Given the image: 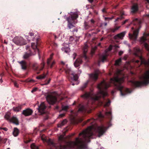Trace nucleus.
<instances>
[{"instance_id":"obj_1","label":"nucleus","mask_w":149,"mask_h":149,"mask_svg":"<svg viewBox=\"0 0 149 149\" xmlns=\"http://www.w3.org/2000/svg\"><path fill=\"white\" fill-rule=\"evenodd\" d=\"M124 82V77L122 73V71L118 70L116 72V75L110 79V82L107 83L105 81L103 80L97 85L99 92L96 94H93L92 93H86L81 95V97L85 99H89L91 100H97L102 96H106L107 92L105 90L110 86V83H113L116 88L120 92L122 95H125L126 93H131L130 90L127 88H124L121 85Z\"/></svg>"},{"instance_id":"obj_2","label":"nucleus","mask_w":149,"mask_h":149,"mask_svg":"<svg viewBox=\"0 0 149 149\" xmlns=\"http://www.w3.org/2000/svg\"><path fill=\"white\" fill-rule=\"evenodd\" d=\"M89 122H91V125L79 134V136H82L83 138H77L75 141L68 143L67 145L68 146L67 147L77 149H85L86 148V146L84 144V142H90V139L92 138L91 137L93 134V131H97L98 132V136L99 137L102 135L105 132V128L103 126L97 127L95 124V120L93 119L88 120L85 124Z\"/></svg>"},{"instance_id":"obj_3","label":"nucleus","mask_w":149,"mask_h":149,"mask_svg":"<svg viewBox=\"0 0 149 149\" xmlns=\"http://www.w3.org/2000/svg\"><path fill=\"white\" fill-rule=\"evenodd\" d=\"M142 81H131L132 85L136 87H139L143 85L147 84L149 82V69L140 78Z\"/></svg>"},{"instance_id":"obj_4","label":"nucleus","mask_w":149,"mask_h":149,"mask_svg":"<svg viewBox=\"0 0 149 149\" xmlns=\"http://www.w3.org/2000/svg\"><path fill=\"white\" fill-rule=\"evenodd\" d=\"M65 72L67 74H69L70 77L72 81H74V83H72V85H74L75 84H77L78 83L77 81L78 77L77 74H74V73L70 68L67 69L65 70Z\"/></svg>"},{"instance_id":"obj_5","label":"nucleus","mask_w":149,"mask_h":149,"mask_svg":"<svg viewBox=\"0 0 149 149\" xmlns=\"http://www.w3.org/2000/svg\"><path fill=\"white\" fill-rule=\"evenodd\" d=\"M10 112L7 113L4 116L5 118L10 123L17 125H19V121L17 118L15 116L10 118Z\"/></svg>"},{"instance_id":"obj_6","label":"nucleus","mask_w":149,"mask_h":149,"mask_svg":"<svg viewBox=\"0 0 149 149\" xmlns=\"http://www.w3.org/2000/svg\"><path fill=\"white\" fill-rule=\"evenodd\" d=\"M13 42L17 45H22L26 44L25 40L20 37H16L13 40Z\"/></svg>"},{"instance_id":"obj_7","label":"nucleus","mask_w":149,"mask_h":149,"mask_svg":"<svg viewBox=\"0 0 149 149\" xmlns=\"http://www.w3.org/2000/svg\"><path fill=\"white\" fill-rule=\"evenodd\" d=\"M46 99L49 104H54L56 100V98L53 93L48 95L46 97Z\"/></svg>"},{"instance_id":"obj_8","label":"nucleus","mask_w":149,"mask_h":149,"mask_svg":"<svg viewBox=\"0 0 149 149\" xmlns=\"http://www.w3.org/2000/svg\"><path fill=\"white\" fill-rule=\"evenodd\" d=\"M46 106L44 102H42L38 106V109L39 112L40 114H43L45 113Z\"/></svg>"},{"instance_id":"obj_9","label":"nucleus","mask_w":149,"mask_h":149,"mask_svg":"<svg viewBox=\"0 0 149 149\" xmlns=\"http://www.w3.org/2000/svg\"><path fill=\"white\" fill-rule=\"evenodd\" d=\"M78 17V15L77 13H72L71 16L67 18V20L68 22H71L75 19H76Z\"/></svg>"},{"instance_id":"obj_10","label":"nucleus","mask_w":149,"mask_h":149,"mask_svg":"<svg viewBox=\"0 0 149 149\" xmlns=\"http://www.w3.org/2000/svg\"><path fill=\"white\" fill-rule=\"evenodd\" d=\"M113 47V46L111 45H110L107 50L105 51V54H104L103 55L100 57V59L102 62H104L106 60L107 57L109 55L107 51H111Z\"/></svg>"},{"instance_id":"obj_11","label":"nucleus","mask_w":149,"mask_h":149,"mask_svg":"<svg viewBox=\"0 0 149 149\" xmlns=\"http://www.w3.org/2000/svg\"><path fill=\"white\" fill-rule=\"evenodd\" d=\"M138 29H136L133 31V34L129 33V36L130 38L131 39L135 40L137 38V36L138 33Z\"/></svg>"},{"instance_id":"obj_12","label":"nucleus","mask_w":149,"mask_h":149,"mask_svg":"<svg viewBox=\"0 0 149 149\" xmlns=\"http://www.w3.org/2000/svg\"><path fill=\"white\" fill-rule=\"evenodd\" d=\"M100 73V71L99 70L96 71L95 73L90 74L89 75L90 78L93 80H96L97 78L98 75Z\"/></svg>"},{"instance_id":"obj_13","label":"nucleus","mask_w":149,"mask_h":149,"mask_svg":"<svg viewBox=\"0 0 149 149\" xmlns=\"http://www.w3.org/2000/svg\"><path fill=\"white\" fill-rule=\"evenodd\" d=\"M33 113V111L31 109H27L24 110L22 114L25 116H28L31 115Z\"/></svg>"},{"instance_id":"obj_14","label":"nucleus","mask_w":149,"mask_h":149,"mask_svg":"<svg viewBox=\"0 0 149 149\" xmlns=\"http://www.w3.org/2000/svg\"><path fill=\"white\" fill-rule=\"evenodd\" d=\"M38 40H36V43H32L31 46L32 48L34 50L35 52V54L36 53L39 54V51L38 49L37 48V41Z\"/></svg>"},{"instance_id":"obj_15","label":"nucleus","mask_w":149,"mask_h":149,"mask_svg":"<svg viewBox=\"0 0 149 149\" xmlns=\"http://www.w3.org/2000/svg\"><path fill=\"white\" fill-rule=\"evenodd\" d=\"M125 34V32H123L118 34L114 37L115 39L120 38L122 39Z\"/></svg>"},{"instance_id":"obj_16","label":"nucleus","mask_w":149,"mask_h":149,"mask_svg":"<svg viewBox=\"0 0 149 149\" xmlns=\"http://www.w3.org/2000/svg\"><path fill=\"white\" fill-rule=\"evenodd\" d=\"M29 35L31 37H33V38L35 39L36 40H38L39 38H38V33L36 32L33 33L32 32H30Z\"/></svg>"},{"instance_id":"obj_17","label":"nucleus","mask_w":149,"mask_h":149,"mask_svg":"<svg viewBox=\"0 0 149 149\" xmlns=\"http://www.w3.org/2000/svg\"><path fill=\"white\" fill-rule=\"evenodd\" d=\"M82 62V60L81 58H78L76 60L74 63V65L75 67H77Z\"/></svg>"},{"instance_id":"obj_18","label":"nucleus","mask_w":149,"mask_h":149,"mask_svg":"<svg viewBox=\"0 0 149 149\" xmlns=\"http://www.w3.org/2000/svg\"><path fill=\"white\" fill-rule=\"evenodd\" d=\"M138 6L137 4H135L133 5L131 8V12L132 13H134L138 10Z\"/></svg>"},{"instance_id":"obj_19","label":"nucleus","mask_w":149,"mask_h":149,"mask_svg":"<svg viewBox=\"0 0 149 149\" xmlns=\"http://www.w3.org/2000/svg\"><path fill=\"white\" fill-rule=\"evenodd\" d=\"M140 58L141 60V63H143L146 65H149V59L146 61L141 56H140Z\"/></svg>"},{"instance_id":"obj_20","label":"nucleus","mask_w":149,"mask_h":149,"mask_svg":"<svg viewBox=\"0 0 149 149\" xmlns=\"http://www.w3.org/2000/svg\"><path fill=\"white\" fill-rule=\"evenodd\" d=\"M19 63L20 64L22 67V68L24 70H25L26 68V63L25 61H22L19 62Z\"/></svg>"},{"instance_id":"obj_21","label":"nucleus","mask_w":149,"mask_h":149,"mask_svg":"<svg viewBox=\"0 0 149 149\" xmlns=\"http://www.w3.org/2000/svg\"><path fill=\"white\" fill-rule=\"evenodd\" d=\"M134 54L136 56H138L141 53V51L138 48H135L134 49Z\"/></svg>"},{"instance_id":"obj_22","label":"nucleus","mask_w":149,"mask_h":149,"mask_svg":"<svg viewBox=\"0 0 149 149\" xmlns=\"http://www.w3.org/2000/svg\"><path fill=\"white\" fill-rule=\"evenodd\" d=\"M19 133V130L16 128H15L14 129V130L13 132V134L14 136H17Z\"/></svg>"},{"instance_id":"obj_23","label":"nucleus","mask_w":149,"mask_h":149,"mask_svg":"<svg viewBox=\"0 0 149 149\" xmlns=\"http://www.w3.org/2000/svg\"><path fill=\"white\" fill-rule=\"evenodd\" d=\"M88 51V49L83 48V53L84 55L82 56V58H84L86 61L87 57L86 56V54Z\"/></svg>"},{"instance_id":"obj_24","label":"nucleus","mask_w":149,"mask_h":149,"mask_svg":"<svg viewBox=\"0 0 149 149\" xmlns=\"http://www.w3.org/2000/svg\"><path fill=\"white\" fill-rule=\"evenodd\" d=\"M21 106L19 105L17 107H13V109L15 111L18 112L19 111L21 110Z\"/></svg>"},{"instance_id":"obj_25","label":"nucleus","mask_w":149,"mask_h":149,"mask_svg":"<svg viewBox=\"0 0 149 149\" xmlns=\"http://www.w3.org/2000/svg\"><path fill=\"white\" fill-rule=\"evenodd\" d=\"M67 121L66 119L63 120L60 124L58 125V127H61V126L64 125L67 123Z\"/></svg>"},{"instance_id":"obj_26","label":"nucleus","mask_w":149,"mask_h":149,"mask_svg":"<svg viewBox=\"0 0 149 149\" xmlns=\"http://www.w3.org/2000/svg\"><path fill=\"white\" fill-rule=\"evenodd\" d=\"M62 49L63 51L66 53H68L70 51V49L68 47H63L62 48Z\"/></svg>"},{"instance_id":"obj_27","label":"nucleus","mask_w":149,"mask_h":149,"mask_svg":"<svg viewBox=\"0 0 149 149\" xmlns=\"http://www.w3.org/2000/svg\"><path fill=\"white\" fill-rule=\"evenodd\" d=\"M53 54H52L51 55L50 57L48 59L47 62V63L48 65H49L51 62V60L53 58Z\"/></svg>"},{"instance_id":"obj_28","label":"nucleus","mask_w":149,"mask_h":149,"mask_svg":"<svg viewBox=\"0 0 149 149\" xmlns=\"http://www.w3.org/2000/svg\"><path fill=\"white\" fill-rule=\"evenodd\" d=\"M33 68L34 70H36L38 69V66L37 63H35L33 65Z\"/></svg>"},{"instance_id":"obj_29","label":"nucleus","mask_w":149,"mask_h":149,"mask_svg":"<svg viewBox=\"0 0 149 149\" xmlns=\"http://www.w3.org/2000/svg\"><path fill=\"white\" fill-rule=\"evenodd\" d=\"M120 17H118L115 20V22H116V21H117L118 19H121L122 18H123V15H124V13L123 11H121L120 13Z\"/></svg>"},{"instance_id":"obj_30","label":"nucleus","mask_w":149,"mask_h":149,"mask_svg":"<svg viewBox=\"0 0 149 149\" xmlns=\"http://www.w3.org/2000/svg\"><path fill=\"white\" fill-rule=\"evenodd\" d=\"M45 75L43 74L42 75L36 77V79H42L44 78L45 77Z\"/></svg>"},{"instance_id":"obj_31","label":"nucleus","mask_w":149,"mask_h":149,"mask_svg":"<svg viewBox=\"0 0 149 149\" xmlns=\"http://www.w3.org/2000/svg\"><path fill=\"white\" fill-rule=\"evenodd\" d=\"M121 58H119L116 60L115 61V65H119L121 62Z\"/></svg>"},{"instance_id":"obj_32","label":"nucleus","mask_w":149,"mask_h":149,"mask_svg":"<svg viewBox=\"0 0 149 149\" xmlns=\"http://www.w3.org/2000/svg\"><path fill=\"white\" fill-rule=\"evenodd\" d=\"M31 147L32 149H38V147L34 143L32 144Z\"/></svg>"},{"instance_id":"obj_33","label":"nucleus","mask_w":149,"mask_h":149,"mask_svg":"<svg viewBox=\"0 0 149 149\" xmlns=\"http://www.w3.org/2000/svg\"><path fill=\"white\" fill-rule=\"evenodd\" d=\"M96 49H97L96 46H95V47H93L92 48L91 50V54L92 55L94 53Z\"/></svg>"},{"instance_id":"obj_34","label":"nucleus","mask_w":149,"mask_h":149,"mask_svg":"<svg viewBox=\"0 0 149 149\" xmlns=\"http://www.w3.org/2000/svg\"><path fill=\"white\" fill-rule=\"evenodd\" d=\"M30 56V54L27 53H26L23 56V58L24 59H26L28 58Z\"/></svg>"},{"instance_id":"obj_35","label":"nucleus","mask_w":149,"mask_h":149,"mask_svg":"<svg viewBox=\"0 0 149 149\" xmlns=\"http://www.w3.org/2000/svg\"><path fill=\"white\" fill-rule=\"evenodd\" d=\"M68 26L70 29L74 27V26L72 24L71 22H68Z\"/></svg>"},{"instance_id":"obj_36","label":"nucleus","mask_w":149,"mask_h":149,"mask_svg":"<svg viewBox=\"0 0 149 149\" xmlns=\"http://www.w3.org/2000/svg\"><path fill=\"white\" fill-rule=\"evenodd\" d=\"M64 139V135H61L58 137V140L60 141H62Z\"/></svg>"},{"instance_id":"obj_37","label":"nucleus","mask_w":149,"mask_h":149,"mask_svg":"<svg viewBox=\"0 0 149 149\" xmlns=\"http://www.w3.org/2000/svg\"><path fill=\"white\" fill-rule=\"evenodd\" d=\"M120 27V26L116 27L115 28L112 29L111 31L113 32H115Z\"/></svg>"},{"instance_id":"obj_38","label":"nucleus","mask_w":149,"mask_h":149,"mask_svg":"<svg viewBox=\"0 0 149 149\" xmlns=\"http://www.w3.org/2000/svg\"><path fill=\"white\" fill-rule=\"evenodd\" d=\"M68 108V106H63L62 107V110L66 111Z\"/></svg>"},{"instance_id":"obj_39","label":"nucleus","mask_w":149,"mask_h":149,"mask_svg":"<svg viewBox=\"0 0 149 149\" xmlns=\"http://www.w3.org/2000/svg\"><path fill=\"white\" fill-rule=\"evenodd\" d=\"M48 143L49 145H53L54 144L53 141L51 139H49Z\"/></svg>"},{"instance_id":"obj_40","label":"nucleus","mask_w":149,"mask_h":149,"mask_svg":"<svg viewBox=\"0 0 149 149\" xmlns=\"http://www.w3.org/2000/svg\"><path fill=\"white\" fill-rule=\"evenodd\" d=\"M45 63L44 62H42L41 64V67L39 69L40 70H42L44 68V66Z\"/></svg>"},{"instance_id":"obj_41","label":"nucleus","mask_w":149,"mask_h":149,"mask_svg":"<svg viewBox=\"0 0 149 149\" xmlns=\"http://www.w3.org/2000/svg\"><path fill=\"white\" fill-rule=\"evenodd\" d=\"M84 109V107L83 106H81L80 107L78 111H82Z\"/></svg>"},{"instance_id":"obj_42","label":"nucleus","mask_w":149,"mask_h":149,"mask_svg":"<svg viewBox=\"0 0 149 149\" xmlns=\"http://www.w3.org/2000/svg\"><path fill=\"white\" fill-rule=\"evenodd\" d=\"M41 139L43 142H45L46 141V139L45 138V136L44 135H42L41 136Z\"/></svg>"},{"instance_id":"obj_43","label":"nucleus","mask_w":149,"mask_h":149,"mask_svg":"<svg viewBox=\"0 0 149 149\" xmlns=\"http://www.w3.org/2000/svg\"><path fill=\"white\" fill-rule=\"evenodd\" d=\"M113 18V17H105V19L107 21H109L111 20Z\"/></svg>"},{"instance_id":"obj_44","label":"nucleus","mask_w":149,"mask_h":149,"mask_svg":"<svg viewBox=\"0 0 149 149\" xmlns=\"http://www.w3.org/2000/svg\"><path fill=\"white\" fill-rule=\"evenodd\" d=\"M7 139L6 138H5L3 139H2V143H5L7 141Z\"/></svg>"},{"instance_id":"obj_45","label":"nucleus","mask_w":149,"mask_h":149,"mask_svg":"<svg viewBox=\"0 0 149 149\" xmlns=\"http://www.w3.org/2000/svg\"><path fill=\"white\" fill-rule=\"evenodd\" d=\"M37 88H33L31 91V92L33 93L34 92H35L36 91H37Z\"/></svg>"},{"instance_id":"obj_46","label":"nucleus","mask_w":149,"mask_h":149,"mask_svg":"<svg viewBox=\"0 0 149 149\" xmlns=\"http://www.w3.org/2000/svg\"><path fill=\"white\" fill-rule=\"evenodd\" d=\"M55 62L54 61H53L51 65H50V68H52L53 65L55 64Z\"/></svg>"},{"instance_id":"obj_47","label":"nucleus","mask_w":149,"mask_h":149,"mask_svg":"<svg viewBox=\"0 0 149 149\" xmlns=\"http://www.w3.org/2000/svg\"><path fill=\"white\" fill-rule=\"evenodd\" d=\"M77 56V54L76 53H74L72 56V57L73 58V59H75L76 56Z\"/></svg>"},{"instance_id":"obj_48","label":"nucleus","mask_w":149,"mask_h":149,"mask_svg":"<svg viewBox=\"0 0 149 149\" xmlns=\"http://www.w3.org/2000/svg\"><path fill=\"white\" fill-rule=\"evenodd\" d=\"M65 116V114L64 113H63L60 114L59 116V117H63Z\"/></svg>"},{"instance_id":"obj_49","label":"nucleus","mask_w":149,"mask_h":149,"mask_svg":"<svg viewBox=\"0 0 149 149\" xmlns=\"http://www.w3.org/2000/svg\"><path fill=\"white\" fill-rule=\"evenodd\" d=\"M0 129H3V130L5 131H7L8 130V129L6 127H4L3 128H1V127H0Z\"/></svg>"},{"instance_id":"obj_50","label":"nucleus","mask_w":149,"mask_h":149,"mask_svg":"<svg viewBox=\"0 0 149 149\" xmlns=\"http://www.w3.org/2000/svg\"><path fill=\"white\" fill-rule=\"evenodd\" d=\"M98 116H99V117H100V118H102L103 117V115H102V114L101 113H100L99 114Z\"/></svg>"},{"instance_id":"obj_51","label":"nucleus","mask_w":149,"mask_h":149,"mask_svg":"<svg viewBox=\"0 0 149 149\" xmlns=\"http://www.w3.org/2000/svg\"><path fill=\"white\" fill-rule=\"evenodd\" d=\"M14 86L16 87H18V85L17 83L16 82H14Z\"/></svg>"},{"instance_id":"obj_52","label":"nucleus","mask_w":149,"mask_h":149,"mask_svg":"<svg viewBox=\"0 0 149 149\" xmlns=\"http://www.w3.org/2000/svg\"><path fill=\"white\" fill-rule=\"evenodd\" d=\"M83 120L82 118H80L78 120V122L80 123L83 121Z\"/></svg>"},{"instance_id":"obj_53","label":"nucleus","mask_w":149,"mask_h":149,"mask_svg":"<svg viewBox=\"0 0 149 149\" xmlns=\"http://www.w3.org/2000/svg\"><path fill=\"white\" fill-rule=\"evenodd\" d=\"M81 70H78L77 73L78 74H79L81 73Z\"/></svg>"},{"instance_id":"obj_54","label":"nucleus","mask_w":149,"mask_h":149,"mask_svg":"<svg viewBox=\"0 0 149 149\" xmlns=\"http://www.w3.org/2000/svg\"><path fill=\"white\" fill-rule=\"evenodd\" d=\"M123 53V52L122 51H120L119 52V54L120 55H121Z\"/></svg>"},{"instance_id":"obj_55","label":"nucleus","mask_w":149,"mask_h":149,"mask_svg":"<svg viewBox=\"0 0 149 149\" xmlns=\"http://www.w3.org/2000/svg\"><path fill=\"white\" fill-rule=\"evenodd\" d=\"M111 113V112L110 111H109L108 112H107L106 113V114L107 115H110Z\"/></svg>"},{"instance_id":"obj_56","label":"nucleus","mask_w":149,"mask_h":149,"mask_svg":"<svg viewBox=\"0 0 149 149\" xmlns=\"http://www.w3.org/2000/svg\"><path fill=\"white\" fill-rule=\"evenodd\" d=\"M88 46L86 45H85L84 47V48L88 49Z\"/></svg>"},{"instance_id":"obj_57","label":"nucleus","mask_w":149,"mask_h":149,"mask_svg":"<svg viewBox=\"0 0 149 149\" xmlns=\"http://www.w3.org/2000/svg\"><path fill=\"white\" fill-rule=\"evenodd\" d=\"M91 22L92 23H93L94 22V21L93 19H91Z\"/></svg>"},{"instance_id":"obj_58","label":"nucleus","mask_w":149,"mask_h":149,"mask_svg":"<svg viewBox=\"0 0 149 149\" xmlns=\"http://www.w3.org/2000/svg\"><path fill=\"white\" fill-rule=\"evenodd\" d=\"M87 83H88L87 82H86L84 84V88L86 87V86L87 84Z\"/></svg>"},{"instance_id":"obj_59","label":"nucleus","mask_w":149,"mask_h":149,"mask_svg":"<svg viewBox=\"0 0 149 149\" xmlns=\"http://www.w3.org/2000/svg\"><path fill=\"white\" fill-rule=\"evenodd\" d=\"M113 47H115V48H118V47H119L118 46H117V45H115V46H113Z\"/></svg>"},{"instance_id":"obj_60","label":"nucleus","mask_w":149,"mask_h":149,"mask_svg":"<svg viewBox=\"0 0 149 149\" xmlns=\"http://www.w3.org/2000/svg\"><path fill=\"white\" fill-rule=\"evenodd\" d=\"M102 11L103 13L105 12V9L104 8L102 10Z\"/></svg>"},{"instance_id":"obj_61","label":"nucleus","mask_w":149,"mask_h":149,"mask_svg":"<svg viewBox=\"0 0 149 149\" xmlns=\"http://www.w3.org/2000/svg\"><path fill=\"white\" fill-rule=\"evenodd\" d=\"M2 82H3V80L1 78V79H0V83H1Z\"/></svg>"},{"instance_id":"obj_62","label":"nucleus","mask_w":149,"mask_h":149,"mask_svg":"<svg viewBox=\"0 0 149 149\" xmlns=\"http://www.w3.org/2000/svg\"><path fill=\"white\" fill-rule=\"evenodd\" d=\"M1 143H2V139L1 138V137L0 136V144H1Z\"/></svg>"},{"instance_id":"obj_63","label":"nucleus","mask_w":149,"mask_h":149,"mask_svg":"<svg viewBox=\"0 0 149 149\" xmlns=\"http://www.w3.org/2000/svg\"><path fill=\"white\" fill-rule=\"evenodd\" d=\"M75 134V133H73L69 137H70L72 136H73Z\"/></svg>"},{"instance_id":"obj_64","label":"nucleus","mask_w":149,"mask_h":149,"mask_svg":"<svg viewBox=\"0 0 149 149\" xmlns=\"http://www.w3.org/2000/svg\"><path fill=\"white\" fill-rule=\"evenodd\" d=\"M91 3L93 2V0H88Z\"/></svg>"}]
</instances>
